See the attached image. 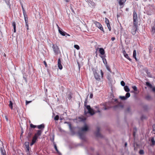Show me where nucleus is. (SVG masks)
Listing matches in <instances>:
<instances>
[{
  "instance_id": "22",
  "label": "nucleus",
  "mask_w": 155,
  "mask_h": 155,
  "mask_svg": "<svg viewBox=\"0 0 155 155\" xmlns=\"http://www.w3.org/2000/svg\"><path fill=\"white\" fill-rule=\"evenodd\" d=\"M53 143H54V148H55V150H56V151H57V152L58 153H60L59 152V151L58 150V149H57V146H56V144L55 143V142H54Z\"/></svg>"
},
{
  "instance_id": "16",
  "label": "nucleus",
  "mask_w": 155,
  "mask_h": 155,
  "mask_svg": "<svg viewBox=\"0 0 155 155\" xmlns=\"http://www.w3.org/2000/svg\"><path fill=\"white\" fill-rule=\"evenodd\" d=\"M12 26L14 28V32H15L16 31V23L15 21H12Z\"/></svg>"
},
{
  "instance_id": "17",
  "label": "nucleus",
  "mask_w": 155,
  "mask_h": 155,
  "mask_svg": "<svg viewBox=\"0 0 155 155\" xmlns=\"http://www.w3.org/2000/svg\"><path fill=\"white\" fill-rule=\"evenodd\" d=\"M37 128L39 129H42L43 130L45 128V125L43 124L39 125L37 126Z\"/></svg>"
},
{
  "instance_id": "60",
  "label": "nucleus",
  "mask_w": 155,
  "mask_h": 155,
  "mask_svg": "<svg viewBox=\"0 0 155 155\" xmlns=\"http://www.w3.org/2000/svg\"><path fill=\"white\" fill-rule=\"evenodd\" d=\"M22 10H25V9L22 5Z\"/></svg>"
},
{
  "instance_id": "35",
  "label": "nucleus",
  "mask_w": 155,
  "mask_h": 155,
  "mask_svg": "<svg viewBox=\"0 0 155 155\" xmlns=\"http://www.w3.org/2000/svg\"><path fill=\"white\" fill-rule=\"evenodd\" d=\"M130 96V94L129 93L127 92V93L125 95V97H126L127 98L129 97Z\"/></svg>"
},
{
  "instance_id": "31",
  "label": "nucleus",
  "mask_w": 155,
  "mask_h": 155,
  "mask_svg": "<svg viewBox=\"0 0 155 155\" xmlns=\"http://www.w3.org/2000/svg\"><path fill=\"white\" fill-rule=\"evenodd\" d=\"M120 98L121 99L123 100H125L127 99L126 97L125 96H120Z\"/></svg>"
},
{
  "instance_id": "4",
  "label": "nucleus",
  "mask_w": 155,
  "mask_h": 155,
  "mask_svg": "<svg viewBox=\"0 0 155 155\" xmlns=\"http://www.w3.org/2000/svg\"><path fill=\"white\" fill-rule=\"evenodd\" d=\"M93 22L94 23L97 27L103 31L104 33V31L103 29V28L101 23L95 21H93Z\"/></svg>"
},
{
  "instance_id": "8",
  "label": "nucleus",
  "mask_w": 155,
  "mask_h": 155,
  "mask_svg": "<svg viewBox=\"0 0 155 155\" xmlns=\"http://www.w3.org/2000/svg\"><path fill=\"white\" fill-rule=\"evenodd\" d=\"M100 127H97V131L95 132V134L97 137H102V136L100 133Z\"/></svg>"
},
{
  "instance_id": "25",
  "label": "nucleus",
  "mask_w": 155,
  "mask_h": 155,
  "mask_svg": "<svg viewBox=\"0 0 155 155\" xmlns=\"http://www.w3.org/2000/svg\"><path fill=\"white\" fill-rule=\"evenodd\" d=\"M124 56L126 58L129 60L130 61H131V59L129 57V56L127 54H125V55Z\"/></svg>"
},
{
  "instance_id": "23",
  "label": "nucleus",
  "mask_w": 155,
  "mask_h": 155,
  "mask_svg": "<svg viewBox=\"0 0 155 155\" xmlns=\"http://www.w3.org/2000/svg\"><path fill=\"white\" fill-rule=\"evenodd\" d=\"M12 105H13V103L11 101H9V106L11 109H13V106Z\"/></svg>"
},
{
  "instance_id": "54",
  "label": "nucleus",
  "mask_w": 155,
  "mask_h": 155,
  "mask_svg": "<svg viewBox=\"0 0 155 155\" xmlns=\"http://www.w3.org/2000/svg\"><path fill=\"white\" fill-rule=\"evenodd\" d=\"M25 26L26 27H28V22H25Z\"/></svg>"
},
{
  "instance_id": "3",
  "label": "nucleus",
  "mask_w": 155,
  "mask_h": 155,
  "mask_svg": "<svg viewBox=\"0 0 155 155\" xmlns=\"http://www.w3.org/2000/svg\"><path fill=\"white\" fill-rule=\"evenodd\" d=\"M88 130V127L86 124L85 125L84 127H81V130L78 132L79 135L81 139L82 140L84 139V132L87 131Z\"/></svg>"
},
{
  "instance_id": "13",
  "label": "nucleus",
  "mask_w": 155,
  "mask_h": 155,
  "mask_svg": "<svg viewBox=\"0 0 155 155\" xmlns=\"http://www.w3.org/2000/svg\"><path fill=\"white\" fill-rule=\"evenodd\" d=\"M98 49H99V52L102 55V56L104 55L105 51L104 49L102 48H98Z\"/></svg>"
},
{
  "instance_id": "47",
  "label": "nucleus",
  "mask_w": 155,
  "mask_h": 155,
  "mask_svg": "<svg viewBox=\"0 0 155 155\" xmlns=\"http://www.w3.org/2000/svg\"><path fill=\"white\" fill-rule=\"evenodd\" d=\"M100 71L101 74V77L102 78H103V72L102 70H101Z\"/></svg>"
},
{
  "instance_id": "48",
  "label": "nucleus",
  "mask_w": 155,
  "mask_h": 155,
  "mask_svg": "<svg viewBox=\"0 0 155 155\" xmlns=\"http://www.w3.org/2000/svg\"><path fill=\"white\" fill-rule=\"evenodd\" d=\"M123 53L124 55L127 54L126 52L124 50H123Z\"/></svg>"
},
{
  "instance_id": "56",
  "label": "nucleus",
  "mask_w": 155,
  "mask_h": 155,
  "mask_svg": "<svg viewBox=\"0 0 155 155\" xmlns=\"http://www.w3.org/2000/svg\"><path fill=\"white\" fill-rule=\"evenodd\" d=\"M115 38L114 37H112L111 38V40L112 41H114L115 40Z\"/></svg>"
},
{
  "instance_id": "27",
  "label": "nucleus",
  "mask_w": 155,
  "mask_h": 155,
  "mask_svg": "<svg viewBox=\"0 0 155 155\" xmlns=\"http://www.w3.org/2000/svg\"><path fill=\"white\" fill-rule=\"evenodd\" d=\"M151 141L152 143V145H153L155 144V141L154 137H152L151 139Z\"/></svg>"
},
{
  "instance_id": "14",
  "label": "nucleus",
  "mask_w": 155,
  "mask_h": 155,
  "mask_svg": "<svg viewBox=\"0 0 155 155\" xmlns=\"http://www.w3.org/2000/svg\"><path fill=\"white\" fill-rule=\"evenodd\" d=\"M38 138H36V137L34 136L33 137L32 139V141L31 143H30V145L31 146L33 145L36 142V140H37Z\"/></svg>"
},
{
  "instance_id": "10",
  "label": "nucleus",
  "mask_w": 155,
  "mask_h": 155,
  "mask_svg": "<svg viewBox=\"0 0 155 155\" xmlns=\"http://www.w3.org/2000/svg\"><path fill=\"white\" fill-rule=\"evenodd\" d=\"M57 25L58 29L59 32L60 34L63 36H65V34L66 33V32L64 31L62 29H61L58 25Z\"/></svg>"
},
{
  "instance_id": "26",
  "label": "nucleus",
  "mask_w": 155,
  "mask_h": 155,
  "mask_svg": "<svg viewBox=\"0 0 155 155\" xmlns=\"http://www.w3.org/2000/svg\"><path fill=\"white\" fill-rule=\"evenodd\" d=\"M146 84L147 86L149 87L150 88H152L153 87L152 85L149 82H146Z\"/></svg>"
},
{
  "instance_id": "28",
  "label": "nucleus",
  "mask_w": 155,
  "mask_h": 155,
  "mask_svg": "<svg viewBox=\"0 0 155 155\" xmlns=\"http://www.w3.org/2000/svg\"><path fill=\"white\" fill-rule=\"evenodd\" d=\"M94 107H95V108H97V109H98L97 111H95V112L94 111V112H95V113H100V111L99 110V109L98 108V106H94Z\"/></svg>"
},
{
  "instance_id": "50",
  "label": "nucleus",
  "mask_w": 155,
  "mask_h": 155,
  "mask_svg": "<svg viewBox=\"0 0 155 155\" xmlns=\"http://www.w3.org/2000/svg\"><path fill=\"white\" fill-rule=\"evenodd\" d=\"M153 130L155 131V124H154L153 126Z\"/></svg>"
},
{
  "instance_id": "57",
  "label": "nucleus",
  "mask_w": 155,
  "mask_h": 155,
  "mask_svg": "<svg viewBox=\"0 0 155 155\" xmlns=\"http://www.w3.org/2000/svg\"><path fill=\"white\" fill-rule=\"evenodd\" d=\"M152 90L153 92H155V87L152 88Z\"/></svg>"
},
{
  "instance_id": "20",
  "label": "nucleus",
  "mask_w": 155,
  "mask_h": 155,
  "mask_svg": "<svg viewBox=\"0 0 155 155\" xmlns=\"http://www.w3.org/2000/svg\"><path fill=\"white\" fill-rule=\"evenodd\" d=\"M2 155H6L5 151L3 150L2 148L1 147L0 149Z\"/></svg>"
},
{
  "instance_id": "42",
  "label": "nucleus",
  "mask_w": 155,
  "mask_h": 155,
  "mask_svg": "<svg viewBox=\"0 0 155 155\" xmlns=\"http://www.w3.org/2000/svg\"><path fill=\"white\" fill-rule=\"evenodd\" d=\"M106 68L109 71H110V68L109 67V66L107 64L105 65Z\"/></svg>"
},
{
  "instance_id": "49",
  "label": "nucleus",
  "mask_w": 155,
  "mask_h": 155,
  "mask_svg": "<svg viewBox=\"0 0 155 155\" xmlns=\"http://www.w3.org/2000/svg\"><path fill=\"white\" fill-rule=\"evenodd\" d=\"M44 63L45 65V67H47V64L46 63V61H44Z\"/></svg>"
},
{
  "instance_id": "45",
  "label": "nucleus",
  "mask_w": 155,
  "mask_h": 155,
  "mask_svg": "<svg viewBox=\"0 0 155 155\" xmlns=\"http://www.w3.org/2000/svg\"><path fill=\"white\" fill-rule=\"evenodd\" d=\"M70 9L71 11L74 13H75V12L74 11V10H73L72 6L71 5L70 6Z\"/></svg>"
},
{
  "instance_id": "63",
  "label": "nucleus",
  "mask_w": 155,
  "mask_h": 155,
  "mask_svg": "<svg viewBox=\"0 0 155 155\" xmlns=\"http://www.w3.org/2000/svg\"><path fill=\"white\" fill-rule=\"evenodd\" d=\"M135 135V134L134 132V133H133V136H134Z\"/></svg>"
},
{
  "instance_id": "33",
  "label": "nucleus",
  "mask_w": 155,
  "mask_h": 155,
  "mask_svg": "<svg viewBox=\"0 0 155 155\" xmlns=\"http://www.w3.org/2000/svg\"><path fill=\"white\" fill-rule=\"evenodd\" d=\"M105 22L107 25L110 24L109 20L106 18H105Z\"/></svg>"
},
{
  "instance_id": "36",
  "label": "nucleus",
  "mask_w": 155,
  "mask_h": 155,
  "mask_svg": "<svg viewBox=\"0 0 155 155\" xmlns=\"http://www.w3.org/2000/svg\"><path fill=\"white\" fill-rule=\"evenodd\" d=\"M67 98L69 100H70L72 98L71 95L70 93L68 95Z\"/></svg>"
},
{
  "instance_id": "7",
  "label": "nucleus",
  "mask_w": 155,
  "mask_h": 155,
  "mask_svg": "<svg viewBox=\"0 0 155 155\" xmlns=\"http://www.w3.org/2000/svg\"><path fill=\"white\" fill-rule=\"evenodd\" d=\"M148 9L147 12V14L148 15H151L153 12V5H151L148 7Z\"/></svg>"
},
{
  "instance_id": "55",
  "label": "nucleus",
  "mask_w": 155,
  "mask_h": 155,
  "mask_svg": "<svg viewBox=\"0 0 155 155\" xmlns=\"http://www.w3.org/2000/svg\"><path fill=\"white\" fill-rule=\"evenodd\" d=\"M65 36H66V37H67V36H70V35L69 34H68V33H66V34H65Z\"/></svg>"
},
{
  "instance_id": "12",
  "label": "nucleus",
  "mask_w": 155,
  "mask_h": 155,
  "mask_svg": "<svg viewBox=\"0 0 155 155\" xmlns=\"http://www.w3.org/2000/svg\"><path fill=\"white\" fill-rule=\"evenodd\" d=\"M58 65L59 68L60 70H61L62 69V66L61 64V61L60 58H58Z\"/></svg>"
},
{
  "instance_id": "9",
  "label": "nucleus",
  "mask_w": 155,
  "mask_h": 155,
  "mask_svg": "<svg viewBox=\"0 0 155 155\" xmlns=\"http://www.w3.org/2000/svg\"><path fill=\"white\" fill-rule=\"evenodd\" d=\"M42 132V130H38L37 133L35 134L34 136L36 137L37 138H38V137L40 136L41 135Z\"/></svg>"
},
{
  "instance_id": "34",
  "label": "nucleus",
  "mask_w": 155,
  "mask_h": 155,
  "mask_svg": "<svg viewBox=\"0 0 155 155\" xmlns=\"http://www.w3.org/2000/svg\"><path fill=\"white\" fill-rule=\"evenodd\" d=\"M74 47L76 48L77 50H79L80 48L79 45H75L74 46Z\"/></svg>"
},
{
  "instance_id": "59",
  "label": "nucleus",
  "mask_w": 155,
  "mask_h": 155,
  "mask_svg": "<svg viewBox=\"0 0 155 155\" xmlns=\"http://www.w3.org/2000/svg\"><path fill=\"white\" fill-rule=\"evenodd\" d=\"M66 2H69L70 0H65Z\"/></svg>"
},
{
  "instance_id": "1",
  "label": "nucleus",
  "mask_w": 155,
  "mask_h": 155,
  "mask_svg": "<svg viewBox=\"0 0 155 155\" xmlns=\"http://www.w3.org/2000/svg\"><path fill=\"white\" fill-rule=\"evenodd\" d=\"M133 16V26L131 30V32L133 35H134L135 34L136 31L138 29L137 16L136 12L134 11Z\"/></svg>"
},
{
  "instance_id": "29",
  "label": "nucleus",
  "mask_w": 155,
  "mask_h": 155,
  "mask_svg": "<svg viewBox=\"0 0 155 155\" xmlns=\"http://www.w3.org/2000/svg\"><path fill=\"white\" fill-rule=\"evenodd\" d=\"M151 96L149 95H147L145 97V99L147 100H149L151 99Z\"/></svg>"
},
{
  "instance_id": "52",
  "label": "nucleus",
  "mask_w": 155,
  "mask_h": 155,
  "mask_svg": "<svg viewBox=\"0 0 155 155\" xmlns=\"http://www.w3.org/2000/svg\"><path fill=\"white\" fill-rule=\"evenodd\" d=\"M93 96V94L92 93H91L90 94V98H92Z\"/></svg>"
},
{
  "instance_id": "39",
  "label": "nucleus",
  "mask_w": 155,
  "mask_h": 155,
  "mask_svg": "<svg viewBox=\"0 0 155 155\" xmlns=\"http://www.w3.org/2000/svg\"><path fill=\"white\" fill-rule=\"evenodd\" d=\"M59 117L58 115H56L54 117V119L55 120H57L59 119Z\"/></svg>"
},
{
  "instance_id": "19",
  "label": "nucleus",
  "mask_w": 155,
  "mask_h": 155,
  "mask_svg": "<svg viewBox=\"0 0 155 155\" xmlns=\"http://www.w3.org/2000/svg\"><path fill=\"white\" fill-rule=\"evenodd\" d=\"M124 89L125 91L128 92L130 91V89L127 86H125L124 87Z\"/></svg>"
},
{
  "instance_id": "41",
  "label": "nucleus",
  "mask_w": 155,
  "mask_h": 155,
  "mask_svg": "<svg viewBox=\"0 0 155 155\" xmlns=\"http://www.w3.org/2000/svg\"><path fill=\"white\" fill-rule=\"evenodd\" d=\"M132 87L134 91H137V88L136 86H132Z\"/></svg>"
},
{
  "instance_id": "6",
  "label": "nucleus",
  "mask_w": 155,
  "mask_h": 155,
  "mask_svg": "<svg viewBox=\"0 0 155 155\" xmlns=\"http://www.w3.org/2000/svg\"><path fill=\"white\" fill-rule=\"evenodd\" d=\"M94 74L95 78L97 81H99L101 80L100 76L99 75L96 70L93 71Z\"/></svg>"
},
{
  "instance_id": "40",
  "label": "nucleus",
  "mask_w": 155,
  "mask_h": 155,
  "mask_svg": "<svg viewBox=\"0 0 155 155\" xmlns=\"http://www.w3.org/2000/svg\"><path fill=\"white\" fill-rule=\"evenodd\" d=\"M107 27H108V28L109 29V31H111V27H110V24H107Z\"/></svg>"
},
{
  "instance_id": "2",
  "label": "nucleus",
  "mask_w": 155,
  "mask_h": 155,
  "mask_svg": "<svg viewBox=\"0 0 155 155\" xmlns=\"http://www.w3.org/2000/svg\"><path fill=\"white\" fill-rule=\"evenodd\" d=\"M87 98L85 101L84 106L86 107V109L88 110V111H86L85 110V109H84V115L86 116H87V114L89 113L92 116L95 114L93 108H91L90 105H87Z\"/></svg>"
},
{
  "instance_id": "32",
  "label": "nucleus",
  "mask_w": 155,
  "mask_h": 155,
  "mask_svg": "<svg viewBox=\"0 0 155 155\" xmlns=\"http://www.w3.org/2000/svg\"><path fill=\"white\" fill-rule=\"evenodd\" d=\"M25 21V22H28V18L27 17V15H25V16H24Z\"/></svg>"
},
{
  "instance_id": "43",
  "label": "nucleus",
  "mask_w": 155,
  "mask_h": 155,
  "mask_svg": "<svg viewBox=\"0 0 155 155\" xmlns=\"http://www.w3.org/2000/svg\"><path fill=\"white\" fill-rule=\"evenodd\" d=\"M120 84H121V85L123 86H125V82H124V81H121V82H120Z\"/></svg>"
},
{
  "instance_id": "30",
  "label": "nucleus",
  "mask_w": 155,
  "mask_h": 155,
  "mask_svg": "<svg viewBox=\"0 0 155 155\" xmlns=\"http://www.w3.org/2000/svg\"><path fill=\"white\" fill-rule=\"evenodd\" d=\"M64 124H68L69 127V128H71V123L70 122H67V121H65V122H64Z\"/></svg>"
},
{
  "instance_id": "53",
  "label": "nucleus",
  "mask_w": 155,
  "mask_h": 155,
  "mask_svg": "<svg viewBox=\"0 0 155 155\" xmlns=\"http://www.w3.org/2000/svg\"><path fill=\"white\" fill-rule=\"evenodd\" d=\"M54 136H53V138H52V139H51V141H52V142H53V143L54 142Z\"/></svg>"
},
{
  "instance_id": "37",
  "label": "nucleus",
  "mask_w": 155,
  "mask_h": 155,
  "mask_svg": "<svg viewBox=\"0 0 155 155\" xmlns=\"http://www.w3.org/2000/svg\"><path fill=\"white\" fill-rule=\"evenodd\" d=\"M139 153L141 155L143 154L144 153L143 150H140L139 152Z\"/></svg>"
},
{
  "instance_id": "46",
  "label": "nucleus",
  "mask_w": 155,
  "mask_h": 155,
  "mask_svg": "<svg viewBox=\"0 0 155 155\" xmlns=\"http://www.w3.org/2000/svg\"><path fill=\"white\" fill-rule=\"evenodd\" d=\"M22 11H23L24 16H25V15L26 16V15H27V14L26 13V12H25V10H23Z\"/></svg>"
},
{
  "instance_id": "15",
  "label": "nucleus",
  "mask_w": 155,
  "mask_h": 155,
  "mask_svg": "<svg viewBox=\"0 0 155 155\" xmlns=\"http://www.w3.org/2000/svg\"><path fill=\"white\" fill-rule=\"evenodd\" d=\"M100 57L102 58L103 62L106 65H107V61L105 58L106 56L105 55L101 56Z\"/></svg>"
},
{
  "instance_id": "24",
  "label": "nucleus",
  "mask_w": 155,
  "mask_h": 155,
  "mask_svg": "<svg viewBox=\"0 0 155 155\" xmlns=\"http://www.w3.org/2000/svg\"><path fill=\"white\" fill-rule=\"evenodd\" d=\"M79 119L81 121H84L86 119V118L85 117H79Z\"/></svg>"
},
{
  "instance_id": "11",
  "label": "nucleus",
  "mask_w": 155,
  "mask_h": 155,
  "mask_svg": "<svg viewBox=\"0 0 155 155\" xmlns=\"http://www.w3.org/2000/svg\"><path fill=\"white\" fill-rule=\"evenodd\" d=\"M29 142H26L25 143V147L26 148V151L28 153L29 152Z\"/></svg>"
},
{
  "instance_id": "51",
  "label": "nucleus",
  "mask_w": 155,
  "mask_h": 155,
  "mask_svg": "<svg viewBox=\"0 0 155 155\" xmlns=\"http://www.w3.org/2000/svg\"><path fill=\"white\" fill-rule=\"evenodd\" d=\"M31 101H26V104H28L31 103Z\"/></svg>"
},
{
  "instance_id": "44",
  "label": "nucleus",
  "mask_w": 155,
  "mask_h": 155,
  "mask_svg": "<svg viewBox=\"0 0 155 155\" xmlns=\"http://www.w3.org/2000/svg\"><path fill=\"white\" fill-rule=\"evenodd\" d=\"M32 135V133L31 132H29L28 133V137L29 138H30Z\"/></svg>"
},
{
  "instance_id": "18",
  "label": "nucleus",
  "mask_w": 155,
  "mask_h": 155,
  "mask_svg": "<svg viewBox=\"0 0 155 155\" xmlns=\"http://www.w3.org/2000/svg\"><path fill=\"white\" fill-rule=\"evenodd\" d=\"M126 0H119L118 2L119 5L120 6L123 5Z\"/></svg>"
},
{
  "instance_id": "64",
  "label": "nucleus",
  "mask_w": 155,
  "mask_h": 155,
  "mask_svg": "<svg viewBox=\"0 0 155 155\" xmlns=\"http://www.w3.org/2000/svg\"><path fill=\"white\" fill-rule=\"evenodd\" d=\"M117 101V99H115V102Z\"/></svg>"
},
{
  "instance_id": "62",
  "label": "nucleus",
  "mask_w": 155,
  "mask_h": 155,
  "mask_svg": "<svg viewBox=\"0 0 155 155\" xmlns=\"http://www.w3.org/2000/svg\"><path fill=\"white\" fill-rule=\"evenodd\" d=\"M27 30L28 31V30H29V28H28V27H27Z\"/></svg>"
},
{
  "instance_id": "61",
  "label": "nucleus",
  "mask_w": 155,
  "mask_h": 155,
  "mask_svg": "<svg viewBox=\"0 0 155 155\" xmlns=\"http://www.w3.org/2000/svg\"><path fill=\"white\" fill-rule=\"evenodd\" d=\"M108 109V108H107V107H105L104 109V110H107V109Z\"/></svg>"
},
{
  "instance_id": "21",
  "label": "nucleus",
  "mask_w": 155,
  "mask_h": 155,
  "mask_svg": "<svg viewBox=\"0 0 155 155\" xmlns=\"http://www.w3.org/2000/svg\"><path fill=\"white\" fill-rule=\"evenodd\" d=\"M136 50H134L133 51V57L136 60H137V58L136 57Z\"/></svg>"
},
{
  "instance_id": "58",
  "label": "nucleus",
  "mask_w": 155,
  "mask_h": 155,
  "mask_svg": "<svg viewBox=\"0 0 155 155\" xmlns=\"http://www.w3.org/2000/svg\"><path fill=\"white\" fill-rule=\"evenodd\" d=\"M127 142H126L125 143V147H127Z\"/></svg>"
},
{
  "instance_id": "5",
  "label": "nucleus",
  "mask_w": 155,
  "mask_h": 155,
  "mask_svg": "<svg viewBox=\"0 0 155 155\" xmlns=\"http://www.w3.org/2000/svg\"><path fill=\"white\" fill-rule=\"evenodd\" d=\"M52 48L53 49L54 53L56 54H59V48L56 45L53 44Z\"/></svg>"
},
{
  "instance_id": "38",
  "label": "nucleus",
  "mask_w": 155,
  "mask_h": 155,
  "mask_svg": "<svg viewBox=\"0 0 155 155\" xmlns=\"http://www.w3.org/2000/svg\"><path fill=\"white\" fill-rule=\"evenodd\" d=\"M30 127H31V128H35V127H37V126H36V125H35L33 124H30Z\"/></svg>"
}]
</instances>
